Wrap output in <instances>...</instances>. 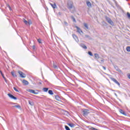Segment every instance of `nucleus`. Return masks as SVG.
<instances>
[{"mask_svg": "<svg viewBox=\"0 0 130 130\" xmlns=\"http://www.w3.org/2000/svg\"><path fill=\"white\" fill-rule=\"evenodd\" d=\"M94 57L95 58V59H98L99 58V54L95 53L94 54Z\"/></svg>", "mask_w": 130, "mask_h": 130, "instance_id": "19", "label": "nucleus"}, {"mask_svg": "<svg viewBox=\"0 0 130 130\" xmlns=\"http://www.w3.org/2000/svg\"><path fill=\"white\" fill-rule=\"evenodd\" d=\"M9 10H10V11H12V8H11V7H9Z\"/></svg>", "mask_w": 130, "mask_h": 130, "instance_id": "42", "label": "nucleus"}, {"mask_svg": "<svg viewBox=\"0 0 130 130\" xmlns=\"http://www.w3.org/2000/svg\"><path fill=\"white\" fill-rule=\"evenodd\" d=\"M85 37L86 38H90V36H89V35H86L85 36Z\"/></svg>", "mask_w": 130, "mask_h": 130, "instance_id": "39", "label": "nucleus"}, {"mask_svg": "<svg viewBox=\"0 0 130 130\" xmlns=\"http://www.w3.org/2000/svg\"><path fill=\"white\" fill-rule=\"evenodd\" d=\"M28 103L31 105V106H33L34 105V103L32 101H28Z\"/></svg>", "mask_w": 130, "mask_h": 130, "instance_id": "21", "label": "nucleus"}, {"mask_svg": "<svg viewBox=\"0 0 130 130\" xmlns=\"http://www.w3.org/2000/svg\"><path fill=\"white\" fill-rule=\"evenodd\" d=\"M64 24H65L66 25H67V24H68L66 22H64Z\"/></svg>", "mask_w": 130, "mask_h": 130, "instance_id": "45", "label": "nucleus"}, {"mask_svg": "<svg viewBox=\"0 0 130 130\" xmlns=\"http://www.w3.org/2000/svg\"><path fill=\"white\" fill-rule=\"evenodd\" d=\"M73 37L74 39L76 41V42H79V39H78V37L76 36V35H73Z\"/></svg>", "mask_w": 130, "mask_h": 130, "instance_id": "12", "label": "nucleus"}, {"mask_svg": "<svg viewBox=\"0 0 130 130\" xmlns=\"http://www.w3.org/2000/svg\"><path fill=\"white\" fill-rule=\"evenodd\" d=\"M18 73L21 78H26V75H25L24 73L22 72L21 71H18Z\"/></svg>", "mask_w": 130, "mask_h": 130, "instance_id": "6", "label": "nucleus"}, {"mask_svg": "<svg viewBox=\"0 0 130 130\" xmlns=\"http://www.w3.org/2000/svg\"><path fill=\"white\" fill-rule=\"evenodd\" d=\"M65 128L66 130H71V129H70V127H69V126L67 125L65 126Z\"/></svg>", "mask_w": 130, "mask_h": 130, "instance_id": "33", "label": "nucleus"}, {"mask_svg": "<svg viewBox=\"0 0 130 130\" xmlns=\"http://www.w3.org/2000/svg\"><path fill=\"white\" fill-rule=\"evenodd\" d=\"M86 5L87 7H88V8H92V4H91V2H90V1H87Z\"/></svg>", "mask_w": 130, "mask_h": 130, "instance_id": "11", "label": "nucleus"}, {"mask_svg": "<svg viewBox=\"0 0 130 130\" xmlns=\"http://www.w3.org/2000/svg\"><path fill=\"white\" fill-rule=\"evenodd\" d=\"M128 79H130V74L128 75Z\"/></svg>", "mask_w": 130, "mask_h": 130, "instance_id": "43", "label": "nucleus"}, {"mask_svg": "<svg viewBox=\"0 0 130 130\" xmlns=\"http://www.w3.org/2000/svg\"><path fill=\"white\" fill-rule=\"evenodd\" d=\"M6 6L7 7V8H10L11 6H10V5H9V4L6 3Z\"/></svg>", "mask_w": 130, "mask_h": 130, "instance_id": "37", "label": "nucleus"}, {"mask_svg": "<svg viewBox=\"0 0 130 130\" xmlns=\"http://www.w3.org/2000/svg\"><path fill=\"white\" fill-rule=\"evenodd\" d=\"M38 42H39V43H41V39H38Z\"/></svg>", "mask_w": 130, "mask_h": 130, "instance_id": "38", "label": "nucleus"}, {"mask_svg": "<svg viewBox=\"0 0 130 130\" xmlns=\"http://www.w3.org/2000/svg\"><path fill=\"white\" fill-rule=\"evenodd\" d=\"M35 48H36V47H35V45H33L32 46V49H35Z\"/></svg>", "mask_w": 130, "mask_h": 130, "instance_id": "40", "label": "nucleus"}, {"mask_svg": "<svg viewBox=\"0 0 130 130\" xmlns=\"http://www.w3.org/2000/svg\"><path fill=\"white\" fill-rule=\"evenodd\" d=\"M82 112L83 113V116H87V115L90 113V110L88 109H83Z\"/></svg>", "mask_w": 130, "mask_h": 130, "instance_id": "5", "label": "nucleus"}, {"mask_svg": "<svg viewBox=\"0 0 130 130\" xmlns=\"http://www.w3.org/2000/svg\"><path fill=\"white\" fill-rule=\"evenodd\" d=\"M83 25L84 27H85L86 29H89V27L88 26V24L86 23H84Z\"/></svg>", "mask_w": 130, "mask_h": 130, "instance_id": "22", "label": "nucleus"}, {"mask_svg": "<svg viewBox=\"0 0 130 130\" xmlns=\"http://www.w3.org/2000/svg\"><path fill=\"white\" fill-rule=\"evenodd\" d=\"M106 20L110 25H111V26H114V23H113V21L111 20V19L109 17H106Z\"/></svg>", "mask_w": 130, "mask_h": 130, "instance_id": "4", "label": "nucleus"}, {"mask_svg": "<svg viewBox=\"0 0 130 130\" xmlns=\"http://www.w3.org/2000/svg\"><path fill=\"white\" fill-rule=\"evenodd\" d=\"M88 54L89 55H90V56H93V54H92V52H88Z\"/></svg>", "mask_w": 130, "mask_h": 130, "instance_id": "34", "label": "nucleus"}, {"mask_svg": "<svg viewBox=\"0 0 130 130\" xmlns=\"http://www.w3.org/2000/svg\"><path fill=\"white\" fill-rule=\"evenodd\" d=\"M80 46H81V47H82V48H84V49H87V46H86V45H84V44H81L80 45Z\"/></svg>", "mask_w": 130, "mask_h": 130, "instance_id": "18", "label": "nucleus"}, {"mask_svg": "<svg viewBox=\"0 0 130 130\" xmlns=\"http://www.w3.org/2000/svg\"><path fill=\"white\" fill-rule=\"evenodd\" d=\"M115 5L118 11H120V12H122V14L125 15V11H123V9H122V8H121V6H120L116 2H115Z\"/></svg>", "mask_w": 130, "mask_h": 130, "instance_id": "2", "label": "nucleus"}, {"mask_svg": "<svg viewBox=\"0 0 130 130\" xmlns=\"http://www.w3.org/2000/svg\"><path fill=\"white\" fill-rule=\"evenodd\" d=\"M0 73H1L3 78L4 79V80L5 81V82H7V79H6V77H5V75H4V74H3V72H2V71H0Z\"/></svg>", "mask_w": 130, "mask_h": 130, "instance_id": "13", "label": "nucleus"}, {"mask_svg": "<svg viewBox=\"0 0 130 130\" xmlns=\"http://www.w3.org/2000/svg\"><path fill=\"white\" fill-rule=\"evenodd\" d=\"M67 8L71 11V13L75 12V7L74 6V3L72 1H69L67 4Z\"/></svg>", "mask_w": 130, "mask_h": 130, "instance_id": "1", "label": "nucleus"}, {"mask_svg": "<svg viewBox=\"0 0 130 130\" xmlns=\"http://www.w3.org/2000/svg\"><path fill=\"white\" fill-rule=\"evenodd\" d=\"M55 99H56L57 101H60V98H59V96H58V95H56V96H55Z\"/></svg>", "mask_w": 130, "mask_h": 130, "instance_id": "20", "label": "nucleus"}, {"mask_svg": "<svg viewBox=\"0 0 130 130\" xmlns=\"http://www.w3.org/2000/svg\"><path fill=\"white\" fill-rule=\"evenodd\" d=\"M6 6L7 7V8H10L11 6H10V5H9V4L6 3Z\"/></svg>", "mask_w": 130, "mask_h": 130, "instance_id": "36", "label": "nucleus"}, {"mask_svg": "<svg viewBox=\"0 0 130 130\" xmlns=\"http://www.w3.org/2000/svg\"><path fill=\"white\" fill-rule=\"evenodd\" d=\"M13 89L15 90V91H16V92H19V90L17 89V88L14 87Z\"/></svg>", "mask_w": 130, "mask_h": 130, "instance_id": "35", "label": "nucleus"}, {"mask_svg": "<svg viewBox=\"0 0 130 130\" xmlns=\"http://www.w3.org/2000/svg\"><path fill=\"white\" fill-rule=\"evenodd\" d=\"M27 92H29V93H32V94H37V93L35 92V90L33 89H27Z\"/></svg>", "mask_w": 130, "mask_h": 130, "instance_id": "10", "label": "nucleus"}, {"mask_svg": "<svg viewBox=\"0 0 130 130\" xmlns=\"http://www.w3.org/2000/svg\"><path fill=\"white\" fill-rule=\"evenodd\" d=\"M72 19L75 23H77V21H76V19H75V17H72Z\"/></svg>", "mask_w": 130, "mask_h": 130, "instance_id": "31", "label": "nucleus"}, {"mask_svg": "<svg viewBox=\"0 0 130 130\" xmlns=\"http://www.w3.org/2000/svg\"><path fill=\"white\" fill-rule=\"evenodd\" d=\"M70 127H75V124L71 123H68V124Z\"/></svg>", "mask_w": 130, "mask_h": 130, "instance_id": "16", "label": "nucleus"}, {"mask_svg": "<svg viewBox=\"0 0 130 130\" xmlns=\"http://www.w3.org/2000/svg\"><path fill=\"white\" fill-rule=\"evenodd\" d=\"M126 50L127 51H128V52H130V47L128 46L126 48Z\"/></svg>", "mask_w": 130, "mask_h": 130, "instance_id": "28", "label": "nucleus"}, {"mask_svg": "<svg viewBox=\"0 0 130 130\" xmlns=\"http://www.w3.org/2000/svg\"><path fill=\"white\" fill-rule=\"evenodd\" d=\"M101 62H104V59H101Z\"/></svg>", "mask_w": 130, "mask_h": 130, "instance_id": "41", "label": "nucleus"}, {"mask_svg": "<svg viewBox=\"0 0 130 130\" xmlns=\"http://www.w3.org/2000/svg\"><path fill=\"white\" fill-rule=\"evenodd\" d=\"M11 74L13 77H14V78H16L17 77V75L15 74V73H14V72H12Z\"/></svg>", "mask_w": 130, "mask_h": 130, "instance_id": "24", "label": "nucleus"}, {"mask_svg": "<svg viewBox=\"0 0 130 130\" xmlns=\"http://www.w3.org/2000/svg\"><path fill=\"white\" fill-rule=\"evenodd\" d=\"M89 130H98V129L93 127H89Z\"/></svg>", "mask_w": 130, "mask_h": 130, "instance_id": "30", "label": "nucleus"}, {"mask_svg": "<svg viewBox=\"0 0 130 130\" xmlns=\"http://www.w3.org/2000/svg\"><path fill=\"white\" fill-rule=\"evenodd\" d=\"M13 107H16V108H18V109L21 108V106H20V105L13 106Z\"/></svg>", "mask_w": 130, "mask_h": 130, "instance_id": "25", "label": "nucleus"}, {"mask_svg": "<svg viewBox=\"0 0 130 130\" xmlns=\"http://www.w3.org/2000/svg\"><path fill=\"white\" fill-rule=\"evenodd\" d=\"M48 93L50 95H53V92L51 90H49Z\"/></svg>", "mask_w": 130, "mask_h": 130, "instance_id": "27", "label": "nucleus"}, {"mask_svg": "<svg viewBox=\"0 0 130 130\" xmlns=\"http://www.w3.org/2000/svg\"><path fill=\"white\" fill-rule=\"evenodd\" d=\"M43 91L44 92H47V91H48V88H44Z\"/></svg>", "mask_w": 130, "mask_h": 130, "instance_id": "29", "label": "nucleus"}, {"mask_svg": "<svg viewBox=\"0 0 130 130\" xmlns=\"http://www.w3.org/2000/svg\"><path fill=\"white\" fill-rule=\"evenodd\" d=\"M23 23L26 25V26H30V25H32V20L29 19L28 20H26L25 19H23Z\"/></svg>", "mask_w": 130, "mask_h": 130, "instance_id": "3", "label": "nucleus"}, {"mask_svg": "<svg viewBox=\"0 0 130 130\" xmlns=\"http://www.w3.org/2000/svg\"><path fill=\"white\" fill-rule=\"evenodd\" d=\"M128 18H129V19H130V17H129Z\"/></svg>", "mask_w": 130, "mask_h": 130, "instance_id": "46", "label": "nucleus"}, {"mask_svg": "<svg viewBox=\"0 0 130 130\" xmlns=\"http://www.w3.org/2000/svg\"><path fill=\"white\" fill-rule=\"evenodd\" d=\"M75 27L77 28V32H78V33H79L80 34H81V33H83V31H82V29H81L80 27L78 26H75Z\"/></svg>", "mask_w": 130, "mask_h": 130, "instance_id": "9", "label": "nucleus"}, {"mask_svg": "<svg viewBox=\"0 0 130 130\" xmlns=\"http://www.w3.org/2000/svg\"><path fill=\"white\" fill-rule=\"evenodd\" d=\"M22 83H23V84H24V85H28L29 84V82L27 80H23Z\"/></svg>", "mask_w": 130, "mask_h": 130, "instance_id": "14", "label": "nucleus"}, {"mask_svg": "<svg viewBox=\"0 0 130 130\" xmlns=\"http://www.w3.org/2000/svg\"><path fill=\"white\" fill-rule=\"evenodd\" d=\"M111 80L113 81V82H114L115 84H117L118 86H120V84L119 83V82H118V81H117V80H116V79H115V78H111Z\"/></svg>", "mask_w": 130, "mask_h": 130, "instance_id": "7", "label": "nucleus"}, {"mask_svg": "<svg viewBox=\"0 0 130 130\" xmlns=\"http://www.w3.org/2000/svg\"><path fill=\"white\" fill-rule=\"evenodd\" d=\"M50 5L53 8V9H55V8H56V4H55V3H54V4L50 3Z\"/></svg>", "mask_w": 130, "mask_h": 130, "instance_id": "17", "label": "nucleus"}, {"mask_svg": "<svg viewBox=\"0 0 130 130\" xmlns=\"http://www.w3.org/2000/svg\"><path fill=\"white\" fill-rule=\"evenodd\" d=\"M53 67L54 69H57V66L56 65H55V64L54 63H53Z\"/></svg>", "mask_w": 130, "mask_h": 130, "instance_id": "32", "label": "nucleus"}, {"mask_svg": "<svg viewBox=\"0 0 130 130\" xmlns=\"http://www.w3.org/2000/svg\"><path fill=\"white\" fill-rule=\"evenodd\" d=\"M8 96H9V97H10V98H11V99H14V100H17V98L15 97L14 95H13L11 93H8Z\"/></svg>", "mask_w": 130, "mask_h": 130, "instance_id": "8", "label": "nucleus"}, {"mask_svg": "<svg viewBox=\"0 0 130 130\" xmlns=\"http://www.w3.org/2000/svg\"><path fill=\"white\" fill-rule=\"evenodd\" d=\"M116 71H117V72H118L119 73H120V74H122V71H121V70L120 69L117 68V69H116Z\"/></svg>", "mask_w": 130, "mask_h": 130, "instance_id": "26", "label": "nucleus"}, {"mask_svg": "<svg viewBox=\"0 0 130 130\" xmlns=\"http://www.w3.org/2000/svg\"><path fill=\"white\" fill-rule=\"evenodd\" d=\"M119 112L122 114H123V115H126V114H125V112H124V111L121 109L119 110Z\"/></svg>", "mask_w": 130, "mask_h": 130, "instance_id": "15", "label": "nucleus"}, {"mask_svg": "<svg viewBox=\"0 0 130 130\" xmlns=\"http://www.w3.org/2000/svg\"><path fill=\"white\" fill-rule=\"evenodd\" d=\"M123 14V16H124V15H125L126 16H127V17H130V13L129 12H125V14Z\"/></svg>", "mask_w": 130, "mask_h": 130, "instance_id": "23", "label": "nucleus"}, {"mask_svg": "<svg viewBox=\"0 0 130 130\" xmlns=\"http://www.w3.org/2000/svg\"><path fill=\"white\" fill-rule=\"evenodd\" d=\"M104 70H106V68L105 67H103Z\"/></svg>", "mask_w": 130, "mask_h": 130, "instance_id": "44", "label": "nucleus"}]
</instances>
